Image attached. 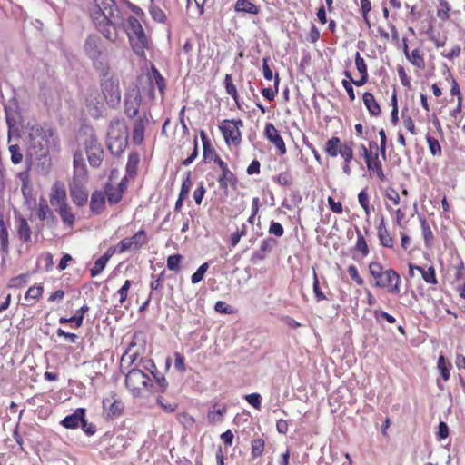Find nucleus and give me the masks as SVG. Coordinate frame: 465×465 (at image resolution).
I'll list each match as a JSON object with an SVG mask.
<instances>
[{
  "mask_svg": "<svg viewBox=\"0 0 465 465\" xmlns=\"http://www.w3.org/2000/svg\"><path fill=\"white\" fill-rule=\"evenodd\" d=\"M44 288L42 285L31 286L25 294V299H38L43 293Z\"/></svg>",
  "mask_w": 465,
  "mask_h": 465,
  "instance_id": "6e6d98bb",
  "label": "nucleus"
},
{
  "mask_svg": "<svg viewBox=\"0 0 465 465\" xmlns=\"http://www.w3.org/2000/svg\"><path fill=\"white\" fill-rule=\"evenodd\" d=\"M37 216L40 220H45L50 216L51 218H54V215L47 205L46 203H39L38 209H37Z\"/></svg>",
  "mask_w": 465,
  "mask_h": 465,
  "instance_id": "5fc2aeb1",
  "label": "nucleus"
},
{
  "mask_svg": "<svg viewBox=\"0 0 465 465\" xmlns=\"http://www.w3.org/2000/svg\"><path fill=\"white\" fill-rule=\"evenodd\" d=\"M198 156V141H197V137H195L193 139V152L192 153L183 161V165L184 166H188L190 165L195 159L196 157Z\"/></svg>",
  "mask_w": 465,
  "mask_h": 465,
  "instance_id": "0e129e2a",
  "label": "nucleus"
},
{
  "mask_svg": "<svg viewBox=\"0 0 465 465\" xmlns=\"http://www.w3.org/2000/svg\"><path fill=\"white\" fill-rule=\"evenodd\" d=\"M134 53L141 59L146 60L145 50L149 48V39L141 23L134 16L127 19L125 28Z\"/></svg>",
  "mask_w": 465,
  "mask_h": 465,
  "instance_id": "39448f33",
  "label": "nucleus"
},
{
  "mask_svg": "<svg viewBox=\"0 0 465 465\" xmlns=\"http://www.w3.org/2000/svg\"><path fill=\"white\" fill-rule=\"evenodd\" d=\"M450 365L446 361L445 357L443 355H440L438 359L437 368L440 371V375L445 381H448L450 377Z\"/></svg>",
  "mask_w": 465,
  "mask_h": 465,
  "instance_id": "58836bf2",
  "label": "nucleus"
},
{
  "mask_svg": "<svg viewBox=\"0 0 465 465\" xmlns=\"http://www.w3.org/2000/svg\"><path fill=\"white\" fill-rule=\"evenodd\" d=\"M374 317L377 321H380L381 319L386 320L389 323H394L396 322V319L389 314L386 312H383L381 310H375L374 311Z\"/></svg>",
  "mask_w": 465,
  "mask_h": 465,
  "instance_id": "774afa93",
  "label": "nucleus"
},
{
  "mask_svg": "<svg viewBox=\"0 0 465 465\" xmlns=\"http://www.w3.org/2000/svg\"><path fill=\"white\" fill-rule=\"evenodd\" d=\"M420 226H421V230H422V235L424 238L425 245L427 247H429V246H430L431 242L434 237L433 232H432L428 222L426 221V219L424 217L420 216Z\"/></svg>",
  "mask_w": 465,
  "mask_h": 465,
  "instance_id": "4c0bfd02",
  "label": "nucleus"
},
{
  "mask_svg": "<svg viewBox=\"0 0 465 465\" xmlns=\"http://www.w3.org/2000/svg\"><path fill=\"white\" fill-rule=\"evenodd\" d=\"M234 11L236 13L257 15L260 10L259 7L252 4L250 0H237L234 5Z\"/></svg>",
  "mask_w": 465,
  "mask_h": 465,
  "instance_id": "7c9ffc66",
  "label": "nucleus"
},
{
  "mask_svg": "<svg viewBox=\"0 0 465 465\" xmlns=\"http://www.w3.org/2000/svg\"><path fill=\"white\" fill-rule=\"evenodd\" d=\"M439 5L437 16L443 21H447L450 18V6L446 0H439Z\"/></svg>",
  "mask_w": 465,
  "mask_h": 465,
  "instance_id": "a19ab883",
  "label": "nucleus"
},
{
  "mask_svg": "<svg viewBox=\"0 0 465 465\" xmlns=\"http://www.w3.org/2000/svg\"><path fill=\"white\" fill-rule=\"evenodd\" d=\"M73 167V177L69 183L85 184L88 181V174L82 152L76 151L74 153Z\"/></svg>",
  "mask_w": 465,
  "mask_h": 465,
  "instance_id": "9d476101",
  "label": "nucleus"
},
{
  "mask_svg": "<svg viewBox=\"0 0 465 465\" xmlns=\"http://www.w3.org/2000/svg\"><path fill=\"white\" fill-rule=\"evenodd\" d=\"M276 243V240L272 237H268L263 240L260 245V248L252 254V260H263L266 255L275 247Z\"/></svg>",
  "mask_w": 465,
  "mask_h": 465,
  "instance_id": "5701e85b",
  "label": "nucleus"
},
{
  "mask_svg": "<svg viewBox=\"0 0 465 465\" xmlns=\"http://www.w3.org/2000/svg\"><path fill=\"white\" fill-rule=\"evenodd\" d=\"M84 52L92 61V64L97 72H107L110 64L106 54H104V45L100 36L88 35L84 44Z\"/></svg>",
  "mask_w": 465,
  "mask_h": 465,
  "instance_id": "423d86ee",
  "label": "nucleus"
},
{
  "mask_svg": "<svg viewBox=\"0 0 465 465\" xmlns=\"http://www.w3.org/2000/svg\"><path fill=\"white\" fill-rule=\"evenodd\" d=\"M152 282L150 283L151 288V293L150 298H155L156 301H160L162 299V289H163V283L165 278V271H162L160 274L155 275L152 274Z\"/></svg>",
  "mask_w": 465,
  "mask_h": 465,
  "instance_id": "412c9836",
  "label": "nucleus"
},
{
  "mask_svg": "<svg viewBox=\"0 0 465 465\" xmlns=\"http://www.w3.org/2000/svg\"><path fill=\"white\" fill-rule=\"evenodd\" d=\"M269 232L277 237H281L284 233V229L280 223L272 221L269 227Z\"/></svg>",
  "mask_w": 465,
  "mask_h": 465,
  "instance_id": "69168bd1",
  "label": "nucleus"
},
{
  "mask_svg": "<svg viewBox=\"0 0 465 465\" xmlns=\"http://www.w3.org/2000/svg\"><path fill=\"white\" fill-rule=\"evenodd\" d=\"M131 287V281L126 280L124 283L122 285V287L118 290L117 294L119 295V303L121 305L124 304V302L126 301L129 289Z\"/></svg>",
  "mask_w": 465,
  "mask_h": 465,
  "instance_id": "13d9d810",
  "label": "nucleus"
},
{
  "mask_svg": "<svg viewBox=\"0 0 465 465\" xmlns=\"http://www.w3.org/2000/svg\"><path fill=\"white\" fill-rule=\"evenodd\" d=\"M360 150H361V155L365 159L368 170H371L372 168V157H373L371 152H369L364 144H361Z\"/></svg>",
  "mask_w": 465,
  "mask_h": 465,
  "instance_id": "338daca9",
  "label": "nucleus"
},
{
  "mask_svg": "<svg viewBox=\"0 0 465 465\" xmlns=\"http://www.w3.org/2000/svg\"><path fill=\"white\" fill-rule=\"evenodd\" d=\"M105 193L103 191H94L91 195L90 210L95 214H100L105 206Z\"/></svg>",
  "mask_w": 465,
  "mask_h": 465,
  "instance_id": "4be33fe9",
  "label": "nucleus"
},
{
  "mask_svg": "<svg viewBox=\"0 0 465 465\" xmlns=\"http://www.w3.org/2000/svg\"><path fill=\"white\" fill-rule=\"evenodd\" d=\"M18 223L17 234L19 238L25 242H31V229L27 221L25 218L20 217Z\"/></svg>",
  "mask_w": 465,
  "mask_h": 465,
  "instance_id": "f704fd0d",
  "label": "nucleus"
},
{
  "mask_svg": "<svg viewBox=\"0 0 465 465\" xmlns=\"http://www.w3.org/2000/svg\"><path fill=\"white\" fill-rule=\"evenodd\" d=\"M243 126V122L238 120H223L220 125V130L224 137L226 143H232L234 145H239L242 142V134L240 127Z\"/></svg>",
  "mask_w": 465,
  "mask_h": 465,
  "instance_id": "1a4fd4ad",
  "label": "nucleus"
},
{
  "mask_svg": "<svg viewBox=\"0 0 465 465\" xmlns=\"http://www.w3.org/2000/svg\"><path fill=\"white\" fill-rule=\"evenodd\" d=\"M107 262H108L105 260V258H103L102 256L98 258L95 261L94 267L90 270L91 276L96 277L99 275L105 268Z\"/></svg>",
  "mask_w": 465,
  "mask_h": 465,
  "instance_id": "3c124183",
  "label": "nucleus"
},
{
  "mask_svg": "<svg viewBox=\"0 0 465 465\" xmlns=\"http://www.w3.org/2000/svg\"><path fill=\"white\" fill-rule=\"evenodd\" d=\"M153 387L149 386L148 391L151 392H164L168 387V382L164 376L157 378L155 382H153Z\"/></svg>",
  "mask_w": 465,
  "mask_h": 465,
  "instance_id": "79ce46f5",
  "label": "nucleus"
},
{
  "mask_svg": "<svg viewBox=\"0 0 465 465\" xmlns=\"http://www.w3.org/2000/svg\"><path fill=\"white\" fill-rule=\"evenodd\" d=\"M69 191L72 200L76 205L83 206L87 202L88 193L84 184L69 183Z\"/></svg>",
  "mask_w": 465,
  "mask_h": 465,
  "instance_id": "a211bd4d",
  "label": "nucleus"
},
{
  "mask_svg": "<svg viewBox=\"0 0 465 465\" xmlns=\"http://www.w3.org/2000/svg\"><path fill=\"white\" fill-rule=\"evenodd\" d=\"M50 203L55 209L63 205H66V192L64 186L61 183H54L51 189Z\"/></svg>",
  "mask_w": 465,
  "mask_h": 465,
  "instance_id": "dca6fc26",
  "label": "nucleus"
},
{
  "mask_svg": "<svg viewBox=\"0 0 465 465\" xmlns=\"http://www.w3.org/2000/svg\"><path fill=\"white\" fill-rule=\"evenodd\" d=\"M183 260V256L181 254H173L170 255L167 258V268L170 271L177 272L180 270V263Z\"/></svg>",
  "mask_w": 465,
  "mask_h": 465,
  "instance_id": "09e8293b",
  "label": "nucleus"
},
{
  "mask_svg": "<svg viewBox=\"0 0 465 465\" xmlns=\"http://www.w3.org/2000/svg\"><path fill=\"white\" fill-rule=\"evenodd\" d=\"M9 152L11 153V162L14 164H19L23 161V154L20 147L17 144H12L9 146Z\"/></svg>",
  "mask_w": 465,
  "mask_h": 465,
  "instance_id": "603ef678",
  "label": "nucleus"
},
{
  "mask_svg": "<svg viewBox=\"0 0 465 465\" xmlns=\"http://www.w3.org/2000/svg\"><path fill=\"white\" fill-rule=\"evenodd\" d=\"M200 137L203 142V158L204 163H208L213 161L215 163L217 161L221 160V158L216 153L215 150L211 146L210 141L207 137V134L204 131L200 132Z\"/></svg>",
  "mask_w": 465,
  "mask_h": 465,
  "instance_id": "6ab92c4d",
  "label": "nucleus"
},
{
  "mask_svg": "<svg viewBox=\"0 0 465 465\" xmlns=\"http://www.w3.org/2000/svg\"><path fill=\"white\" fill-rule=\"evenodd\" d=\"M279 81L280 80H279L278 74H276V75L274 77V90L272 88H263L262 90V96H264L269 101L273 100L275 95L278 94Z\"/></svg>",
  "mask_w": 465,
  "mask_h": 465,
  "instance_id": "8fccbe9b",
  "label": "nucleus"
},
{
  "mask_svg": "<svg viewBox=\"0 0 465 465\" xmlns=\"http://www.w3.org/2000/svg\"><path fill=\"white\" fill-rule=\"evenodd\" d=\"M125 384L134 397L142 395L143 390L153 387L151 377H149L142 369L135 365L125 374Z\"/></svg>",
  "mask_w": 465,
  "mask_h": 465,
  "instance_id": "6e6552de",
  "label": "nucleus"
},
{
  "mask_svg": "<svg viewBox=\"0 0 465 465\" xmlns=\"http://www.w3.org/2000/svg\"><path fill=\"white\" fill-rule=\"evenodd\" d=\"M55 210L58 212L64 224L68 225L69 227L74 225L75 218L68 204L58 207Z\"/></svg>",
  "mask_w": 465,
  "mask_h": 465,
  "instance_id": "c9c22d12",
  "label": "nucleus"
},
{
  "mask_svg": "<svg viewBox=\"0 0 465 465\" xmlns=\"http://www.w3.org/2000/svg\"><path fill=\"white\" fill-rule=\"evenodd\" d=\"M427 143L430 149V152L434 156L441 155V147L438 142V140L432 136L427 135L426 137Z\"/></svg>",
  "mask_w": 465,
  "mask_h": 465,
  "instance_id": "37998d69",
  "label": "nucleus"
},
{
  "mask_svg": "<svg viewBox=\"0 0 465 465\" xmlns=\"http://www.w3.org/2000/svg\"><path fill=\"white\" fill-rule=\"evenodd\" d=\"M144 137V118L139 117L134 121L133 130V141L135 144H141Z\"/></svg>",
  "mask_w": 465,
  "mask_h": 465,
  "instance_id": "473e14b6",
  "label": "nucleus"
},
{
  "mask_svg": "<svg viewBox=\"0 0 465 465\" xmlns=\"http://www.w3.org/2000/svg\"><path fill=\"white\" fill-rule=\"evenodd\" d=\"M89 163L92 167H99L104 159V150L102 147H90L86 151Z\"/></svg>",
  "mask_w": 465,
  "mask_h": 465,
  "instance_id": "c85d7f7f",
  "label": "nucleus"
},
{
  "mask_svg": "<svg viewBox=\"0 0 465 465\" xmlns=\"http://www.w3.org/2000/svg\"><path fill=\"white\" fill-rule=\"evenodd\" d=\"M104 193H105V198H107L110 204H116L123 198L124 189L115 188L114 185L108 183L104 187Z\"/></svg>",
  "mask_w": 465,
  "mask_h": 465,
  "instance_id": "393cba45",
  "label": "nucleus"
},
{
  "mask_svg": "<svg viewBox=\"0 0 465 465\" xmlns=\"http://www.w3.org/2000/svg\"><path fill=\"white\" fill-rule=\"evenodd\" d=\"M341 156L344 160V164L342 166V171L346 175H351V170L349 166V163L351 162L353 158V149H352V143H346L343 144V148L341 151Z\"/></svg>",
  "mask_w": 465,
  "mask_h": 465,
  "instance_id": "bb28decb",
  "label": "nucleus"
},
{
  "mask_svg": "<svg viewBox=\"0 0 465 465\" xmlns=\"http://www.w3.org/2000/svg\"><path fill=\"white\" fill-rule=\"evenodd\" d=\"M141 95L137 89L127 91L124 95V112L130 118H134L138 114L141 105Z\"/></svg>",
  "mask_w": 465,
  "mask_h": 465,
  "instance_id": "ddd939ff",
  "label": "nucleus"
},
{
  "mask_svg": "<svg viewBox=\"0 0 465 465\" xmlns=\"http://www.w3.org/2000/svg\"><path fill=\"white\" fill-rule=\"evenodd\" d=\"M224 87H225L226 93L233 98L234 102H237L238 93H237L235 85L232 83V76L230 74L225 75Z\"/></svg>",
  "mask_w": 465,
  "mask_h": 465,
  "instance_id": "49530a36",
  "label": "nucleus"
},
{
  "mask_svg": "<svg viewBox=\"0 0 465 465\" xmlns=\"http://www.w3.org/2000/svg\"><path fill=\"white\" fill-rule=\"evenodd\" d=\"M244 398H245L246 401L250 405H252L253 408H255L256 410L261 409L262 402H261V395L259 393H251V394L245 395Z\"/></svg>",
  "mask_w": 465,
  "mask_h": 465,
  "instance_id": "bf43d9fd",
  "label": "nucleus"
},
{
  "mask_svg": "<svg viewBox=\"0 0 465 465\" xmlns=\"http://www.w3.org/2000/svg\"><path fill=\"white\" fill-rule=\"evenodd\" d=\"M92 17L97 29L110 42L118 39V28L123 26L124 18L120 15L114 0H103L92 12Z\"/></svg>",
  "mask_w": 465,
  "mask_h": 465,
  "instance_id": "f257e3e1",
  "label": "nucleus"
},
{
  "mask_svg": "<svg viewBox=\"0 0 465 465\" xmlns=\"http://www.w3.org/2000/svg\"><path fill=\"white\" fill-rule=\"evenodd\" d=\"M102 405L104 415L107 420H114L119 417L124 411V403L114 393H111L105 397L102 401Z\"/></svg>",
  "mask_w": 465,
  "mask_h": 465,
  "instance_id": "f8f14e48",
  "label": "nucleus"
},
{
  "mask_svg": "<svg viewBox=\"0 0 465 465\" xmlns=\"http://www.w3.org/2000/svg\"><path fill=\"white\" fill-rule=\"evenodd\" d=\"M264 134L266 138L277 148L281 155L286 153L285 143L280 135L279 131L272 123L266 124Z\"/></svg>",
  "mask_w": 465,
  "mask_h": 465,
  "instance_id": "2eb2a0df",
  "label": "nucleus"
},
{
  "mask_svg": "<svg viewBox=\"0 0 465 465\" xmlns=\"http://www.w3.org/2000/svg\"><path fill=\"white\" fill-rule=\"evenodd\" d=\"M101 79L100 85L104 99L109 106L114 108L119 105L121 101V89L119 85V78L108 66L106 73L98 72Z\"/></svg>",
  "mask_w": 465,
  "mask_h": 465,
  "instance_id": "0eeeda50",
  "label": "nucleus"
},
{
  "mask_svg": "<svg viewBox=\"0 0 465 465\" xmlns=\"http://www.w3.org/2000/svg\"><path fill=\"white\" fill-rule=\"evenodd\" d=\"M149 11H150V15L155 21L160 22V23L164 22L166 16H165L164 12L160 7L152 5L149 8Z\"/></svg>",
  "mask_w": 465,
  "mask_h": 465,
  "instance_id": "4d7b16f0",
  "label": "nucleus"
},
{
  "mask_svg": "<svg viewBox=\"0 0 465 465\" xmlns=\"http://www.w3.org/2000/svg\"><path fill=\"white\" fill-rule=\"evenodd\" d=\"M378 237L382 246L387 248L393 247V239L385 227V222L383 217L381 218V223L378 227Z\"/></svg>",
  "mask_w": 465,
  "mask_h": 465,
  "instance_id": "2f4dec72",
  "label": "nucleus"
},
{
  "mask_svg": "<svg viewBox=\"0 0 465 465\" xmlns=\"http://www.w3.org/2000/svg\"><path fill=\"white\" fill-rule=\"evenodd\" d=\"M277 183L283 186H290L292 184L293 179L290 172H282L281 173L277 178Z\"/></svg>",
  "mask_w": 465,
  "mask_h": 465,
  "instance_id": "052dcab7",
  "label": "nucleus"
},
{
  "mask_svg": "<svg viewBox=\"0 0 465 465\" xmlns=\"http://www.w3.org/2000/svg\"><path fill=\"white\" fill-rule=\"evenodd\" d=\"M363 104L368 109L369 113L373 116H378L381 114V108L377 103L374 95L371 93L366 92L362 96Z\"/></svg>",
  "mask_w": 465,
  "mask_h": 465,
  "instance_id": "c756f323",
  "label": "nucleus"
},
{
  "mask_svg": "<svg viewBox=\"0 0 465 465\" xmlns=\"http://www.w3.org/2000/svg\"><path fill=\"white\" fill-rule=\"evenodd\" d=\"M371 275L375 279V286L386 289L393 294L400 293L401 277L393 269L384 270L378 262H372L369 265Z\"/></svg>",
  "mask_w": 465,
  "mask_h": 465,
  "instance_id": "7ed1b4c3",
  "label": "nucleus"
},
{
  "mask_svg": "<svg viewBox=\"0 0 465 465\" xmlns=\"http://www.w3.org/2000/svg\"><path fill=\"white\" fill-rule=\"evenodd\" d=\"M343 144L339 137L333 136L326 142L324 151L330 157H336L341 155Z\"/></svg>",
  "mask_w": 465,
  "mask_h": 465,
  "instance_id": "a878e982",
  "label": "nucleus"
},
{
  "mask_svg": "<svg viewBox=\"0 0 465 465\" xmlns=\"http://www.w3.org/2000/svg\"><path fill=\"white\" fill-rule=\"evenodd\" d=\"M128 127L124 120L114 119L109 124L107 148L114 155H120L128 144Z\"/></svg>",
  "mask_w": 465,
  "mask_h": 465,
  "instance_id": "20e7f679",
  "label": "nucleus"
},
{
  "mask_svg": "<svg viewBox=\"0 0 465 465\" xmlns=\"http://www.w3.org/2000/svg\"><path fill=\"white\" fill-rule=\"evenodd\" d=\"M102 97L95 88H89L85 96L86 106L90 109V114L97 117L100 114L99 105H102Z\"/></svg>",
  "mask_w": 465,
  "mask_h": 465,
  "instance_id": "f3484780",
  "label": "nucleus"
},
{
  "mask_svg": "<svg viewBox=\"0 0 465 465\" xmlns=\"http://www.w3.org/2000/svg\"><path fill=\"white\" fill-rule=\"evenodd\" d=\"M29 150L32 155L41 159L48 155L51 149H57L59 139L54 130L48 125L33 124L28 127Z\"/></svg>",
  "mask_w": 465,
  "mask_h": 465,
  "instance_id": "f03ea898",
  "label": "nucleus"
},
{
  "mask_svg": "<svg viewBox=\"0 0 465 465\" xmlns=\"http://www.w3.org/2000/svg\"><path fill=\"white\" fill-rule=\"evenodd\" d=\"M89 311V307L84 304L79 310L75 312L70 318L61 317L59 319V323L65 324L68 322H74L76 327H81L84 321V314Z\"/></svg>",
  "mask_w": 465,
  "mask_h": 465,
  "instance_id": "cd10ccee",
  "label": "nucleus"
},
{
  "mask_svg": "<svg viewBox=\"0 0 465 465\" xmlns=\"http://www.w3.org/2000/svg\"><path fill=\"white\" fill-rule=\"evenodd\" d=\"M265 442L262 439H255L252 441V457L256 459L262 455Z\"/></svg>",
  "mask_w": 465,
  "mask_h": 465,
  "instance_id": "ea45409f",
  "label": "nucleus"
},
{
  "mask_svg": "<svg viewBox=\"0 0 465 465\" xmlns=\"http://www.w3.org/2000/svg\"><path fill=\"white\" fill-rule=\"evenodd\" d=\"M208 268H209L208 262H204L202 265H200V267L196 270V272L191 277L192 283L196 284V283L200 282L203 279V276H204L205 272H207Z\"/></svg>",
  "mask_w": 465,
  "mask_h": 465,
  "instance_id": "de8ad7c7",
  "label": "nucleus"
},
{
  "mask_svg": "<svg viewBox=\"0 0 465 465\" xmlns=\"http://www.w3.org/2000/svg\"><path fill=\"white\" fill-rule=\"evenodd\" d=\"M412 269H416L418 272H420L423 280L427 283H430V284H437L438 283L435 269L433 266H430L428 268V270H425L424 268H422L420 266L413 265V264L410 263L409 270H410L411 276H412Z\"/></svg>",
  "mask_w": 465,
  "mask_h": 465,
  "instance_id": "b1692460",
  "label": "nucleus"
},
{
  "mask_svg": "<svg viewBox=\"0 0 465 465\" xmlns=\"http://www.w3.org/2000/svg\"><path fill=\"white\" fill-rule=\"evenodd\" d=\"M84 415L85 409L78 408L74 411V413L64 417L61 421V425L66 429H76L83 420Z\"/></svg>",
  "mask_w": 465,
  "mask_h": 465,
  "instance_id": "aec40b11",
  "label": "nucleus"
},
{
  "mask_svg": "<svg viewBox=\"0 0 465 465\" xmlns=\"http://www.w3.org/2000/svg\"><path fill=\"white\" fill-rule=\"evenodd\" d=\"M28 280V274H20L16 277H13L10 280L9 286L14 288H19L22 285L25 284Z\"/></svg>",
  "mask_w": 465,
  "mask_h": 465,
  "instance_id": "e2e57ef3",
  "label": "nucleus"
},
{
  "mask_svg": "<svg viewBox=\"0 0 465 465\" xmlns=\"http://www.w3.org/2000/svg\"><path fill=\"white\" fill-rule=\"evenodd\" d=\"M148 242L146 232L143 229L139 230L132 237H126L119 242V253L127 251H136Z\"/></svg>",
  "mask_w": 465,
  "mask_h": 465,
  "instance_id": "9b49d317",
  "label": "nucleus"
},
{
  "mask_svg": "<svg viewBox=\"0 0 465 465\" xmlns=\"http://www.w3.org/2000/svg\"><path fill=\"white\" fill-rule=\"evenodd\" d=\"M216 164L221 169L222 174L218 177L219 187L227 190L229 185L235 186L237 178L235 174L229 169L227 163L222 159L217 161Z\"/></svg>",
  "mask_w": 465,
  "mask_h": 465,
  "instance_id": "4468645a",
  "label": "nucleus"
},
{
  "mask_svg": "<svg viewBox=\"0 0 465 465\" xmlns=\"http://www.w3.org/2000/svg\"><path fill=\"white\" fill-rule=\"evenodd\" d=\"M192 184H193V183H192V180H191V173L187 172L186 177L183 181V183H182V186H181V190H180V193H179V196H181L183 198H186L188 196L189 193H190Z\"/></svg>",
  "mask_w": 465,
  "mask_h": 465,
  "instance_id": "864d4df0",
  "label": "nucleus"
},
{
  "mask_svg": "<svg viewBox=\"0 0 465 465\" xmlns=\"http://www.w3.org/2000/svg\"><path fill=\"white\" fill-rule=\"evenodd\" d=\"M407 59L419 68H422L424 66V59L419 49L412 50Z\"/></svg>",
  "mask_w": 465,
  "mask_h": 465,
  "instance_id": "c03bdc74",
  "label": "nucleus"
},
{
  "mask_svg": "<svg viewBox=\"0 0 465 465\" xmlns=\"http://www.w3.org/2000/svg\"><path fill=\"white\" fill-rule=\"evenodd\" d=\"M355 65L361 74H368L367 64L359 52H357L355 55Z\"/></svg>",
  "mask_w": 465,
  "mask_h": 465,
  "instance_id": "680f3d73",
  "label": "nucleus"
},
{
  "mask_svg": "<svg viewBox=\"0 0 465 465\" xmlns=\"http://www.w3.org/2000/svg\"><path fill=\"white\" fill-rule=\"evenodd\" d=\"M8 231L5 227V221L3 218H0V250L3 252H8Z\"/></svg>",
  "mask_w": 465,
  "mask_h": 465,
  "instance_id": "e433bc0d",
  "label": "nucleus"
},
{
  "mask_svg": "<svg viewBox=\"0 0 465 465\" xmlns=\"http://www.w3.org/2000/svg\"><path fill=\"white\" fill-rule=\"evenodd\" d=\"M226 411L227 409L225 405L219 407L217 403H214L213 405V410L208 411L207 418L211 423L222 422Z\"/></svg>",
  "mask_w": 465,
  "mask_h": 465,
  "instance_id": "72a5a7b5",
  "label": "nucleus"
},
{
  "mask_svg": "<svg viewBox=\"0 0 465 465\" xmlns=\"http://www.w3.org/2000/svg\"><path fill=\"white\" fill-rule=\"evenodd\" d=\"M357 242L355 245V249L362 253V255L365 257L369 254V248L367 245V242L363 237V235L361 233V232L357 229Z\"/></svg>",
  "mask_w": 465,
  "mask_h": 465,
  "instance_id": "a18cd8bd",
  "label": "nucleus"
}]
</instances>
